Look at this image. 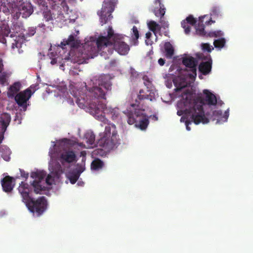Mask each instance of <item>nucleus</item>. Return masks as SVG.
<instances>
[{
	"label": "nucleus",
	"mask_w": 253,
	"mask_h": 253,
	"mask_svg": "<svg viewBox=\"0 0 253 253\" xmlns=\"http://www.w3.org/2000/svg\"><path fill=\"white\" fill-rule=\"evenodd\" d=\"M206 17H207L206 16H203L199 17L198 25L196 26V34L199 36H203L206 35L204 22V19Z\"/></svg>",
	"instance_id": "nucleus-21"
},
{
	"label": "nucleus",
	"mask_w": 253,
	"mask_h": 253,
	"mask_svg": "<svg viewBox=\"0 0 253 253\" xmlns=\"http://www.w3.org/2000/svg\"><path fill=\"white\" fill-rule=\"evenodd\" d=\"M69 141V139H68L67 138H64V139L62 140L61 142L62 143H64V144H65V143H67Z\"/></svg>",
	"instance_id": "nucleus-58"
},
{
	"label": "nucleus",
	"mask_w": 253,
	"mask_h": 253,
	"mask_svg": "<svg viewBox=\"0 0 253 253\" xmlns=\"http://www.w3.org/2000/svg\"><path fill=\"white\" fill-rule=\"evenodd\" d=\"M93 155H99L100 156H103L105 155L106 151L102 149H96L93 152Z\"/></svg>",
	"instance_id": "nucleus-39"
},
{
	"label": "nucleus",
	"mask_w": 253,
	"mask_h": 253,
	"mask_svg": "<svg viewBox=\"0 0 253 253\" xmlns=\"http://www.w3.org/2000/svg\"><path fill=\"white\" fill-rule=\"evenodd\" d=\"M127 123L129 125H133L139 127L141 129H145L149 123V120L141 110H135L134 113L129 112L127 114Z\"/></svg>",
	"instance_id": "nucleus-6"
},
{
	"label": "nucleus",
	"mask_w": 253,
	"mask_h": 253,
	"mask_svg": "<svg viewBox=\"0 0 253 253\" xmlns=\"http://www.w3.org/2000/svg\"><path fill=\"white\" fill-rule=\"evenodd\" d=\"M213 114L214 115H216V116L221 115L222 111H215L213 112Z\"/></svg>",
	"instance_id": "nucleus-54"
},
{
	"label": "nucleus",
	"mask_w": 253,
	"mask_h": 253,
	"mask_svg": "<svg viewBox=\"0 0 253 253\" xmlns=\"http://www.w3.org/2000/svg\"><path fill=\"white\" fill-rule=\"evenodd\" d=\"M203 60H207L206 62H201L199 66V70L203 75H206L210 73L211 69L212 60L210 55L200 57Z\"/></svg>",
	"instance_id": "nucleus-12"
},
{
	"label": "nucleus",
	"mask_w": 253,
	"mask_h": 253,
	"mask_svg": "<svg viewBox=\"0 0 253 253\" xmlns=\"http://www.w3.org/2000/svg\"><path fill=\"white\" fill-rule=\"evenodd\" d=\"M25 204L31 212L36 213L38 216L41 215L47 208V201L44 196L36 200L32 198Z\"/></svg>",
	"instance_id": "nucleus-5"
},
{
	"label": "nucleus",
	"mask_w": 253,
	"mask_h": 253,
	"mask_svg": "<svg viewBox=\"0 0 253 253\" xmlns=\"http://www.w3.org/2000/svg\"><path fill=\"white\" fill-rule=\"evenodd\" d=\"M21 176L24 178H27L29 176V174L25 172L24 170H20Z\"/></svg>",
	"instance_id": "nucleus-50"
},
{
	"label": "nucleus",
	"mask_w": 253,
	"mask_h": 253,
	"mask_svg": "<svg viewBox=\"0 0 253 253\" xmlns=\"http://www.w3.org/2000/svg\"><path fill=\"white\" fill-rule=\"evenodd\" d=\"M38 85L36 84H32L26 89H29L32 95L37 90Z\"/></svg>",
	"instance_id": "nucleus-46"
},
{
	"label": "nucleus",
	"mask_w": 253,
	"mask_h": 253,
	"mask_svg": "<svg viewBox=\"0 0 253 253\" xmlns=\"http://www.w3.org/2000/svg\"><path fill=\"white\" fill-rule=\"evenodd\" d=\"M203 93L205 95V98L203 99L201 96H198L194 99L201 97L203 100V105L205 103L209 105H215L217 103V99L215 95L211 92L209 90L204 89L203 90ZM193 99L194 98L193 97Z\"/></svg>",
	"instance_id": "nucleus-13"
},
{
	"label": "nucleus",
	"mask_w": 253,
	"mask_h": 253,
	"mask_svg": "<svg viewBox=\"0 0 253 253\" xmlns=\"http://www.w3.org/2000/svg\"><path fill=\"white\" fill-rule=\"evenodd\" d=\"M51 63L52 64H53V62L52 61L51 62Z\"/></svg>",
	"instance_id": "nucleus-62"
},
{
	"label": "nucleus",
	"mask_w": 253,
	"mask_h": 253,
	"mask_svg": "<svg viewBox=\"0 0 253 253\" xmlns=\"http://www.w3.org/2000/svg\"><path fill=\"white\" fill-rule=\"evenodd\" d=\"M223 35V32L221 31L211 32L209 34L211 37H220Z\"/></svg>",
	"instance_id": "nucleus-38"
},
{
	"label": "nucleus",
	"mask_w": 253,
	"mask_h": 253,
	"mask_svg": "<svg viewBox=\"0 0 253 253\" xmlns=\"http://www.w3.org/2000/svg\"><path fill=\"white\" fill-rule=\"evenodd\" d=\"M202 47L203 50L207 51L209 52H211L213 49V47L208 43H203Z\"/></svg>",
	"instance_id": "nucleus-37"
},
{
	"label": "nucleus",
	"mask_w": 253,
	"mask_h": 253,
	"mask_svg": "<svg viewBox=\"0 0 253 253\" xmlns=\"http://www.w3.org/2000/svg\"><path fill=\"white\" fill-rule=\"evenodd\" d=\"M11 121V117L8 113H4L0 117V123L1 124V132L4 133L9 126Z\"/></svg>",
	"instance_id": "nucleus-18"
},
{
	"label": "nucleus",
	"mask_w": 253,
	"mask_h": 253,
	"mask_svg": "<svg viewBox=\"0 0 253 253\" xmlns=\"http://www.w3.org/2000/svg\"><path fill=\"white\" fill-rule=\"evenodd\" d=\"M43 15L44 19L47 21H49V20H51L52 19L51 13L50 10L44 11L43 13Z\"/></svg>",
	"instance_id": "nucleus-40"
},
{
	"label": "nucleus",
	"mask_w": 253,
	"mask_h": 253,
	"mask_svg": "<svg viewBox=\"0 0 253 253\" xmlns=\"http://www.w3.org/2000/svg\"><path fill=\"white\" fill-rule=\"evenodd\" d=\"M13 177L10 176H6L1 179V185L4 191L6 192H11L14 186V183H13Z\"/></svg>",
	"instance_id": "nucleus-15"
},
{
	"label": "nucleus",
	"mask_w": 253,
	"mask_h": 253,
	"mask_svg": "<svg viewBox=\"0 0 253 253\" xmlns=\"http://www.w3.org/2000/svg\"><path fill=\"white\" fill-rule=\"evenodd\" d=\"M190 121L187 120L185 122V125H186V129L188 130H190V129H191L190 127L189 126V125L190 124H191L192 122H193V121H191V119H190Z\"/></svg>",
	"instance_id": "nucleus-48"
},
{
	"label": "nucleus",
	"mask_w": 253,
	"mask_h": 253,
	"mask_svg": "<svg viewBox=\"0 0 253 253\" xmlns=\"http://www.w3.org/2000/svg\"><path fill=\"white\" fill-rule=\"evenodd\" d=\"M163 16H159V17H160V23H161L162 26L165 29L168 28L169 24L167 21H165L164 20Z\"/></svg>",
	"instance_id": "nucleus-43"
},
{
	"label": "nucleus",
	"mask_w": 253,
	"mask_h": 253,
	"mask_svg": "<svg viewBox=\"0 0 253 253\" xmlns=\"http://www.w3.org/2000/svg\"><path fill=\"white\" fill-rule=\"evenodd\" d=\"M182 63L190 69V71L191 72V73L188 75L191 78H195L197 76V61L196 59L192 56L185 57L182 59Z\"/></svg>",
	"instance_id": "nucleus-10"
},
{
	"label": "nucleus",
	"mask_w": 253,
	"mask_h": 253,
	"mask_svg": "<svg viewBox=\"0 0 253 253\" xmlns=\"http://www.w3.org/2000/svg\"><path fill=\"white\" fill-rule=\"evenodd\" d=\"M149 29L152 31L156 35V31L160 30L161 26L154 21H151L148 23Z\"/></svg>",
	"instance_id": "nucleus-29"
},
{
	"label": "nucleus",
	"mask_w": 253,
	"mask_h": 253,
	"mask_svg": "<svg viewBox=\"0 0 253 253\" xmlns=\"http://www.w3.org/2000/svg\"><path fill=\"white\" fill-rule=\"evenodd\" d=\"M158 63L160 65L163 66L165 63V60L164 59L161 58L158 60Z\"/></svg>",
	"instance_id": "nucleus-51"
},
{
	"label": "nucleus",
	"mask_w": 253,
	"mask_h": 253,
	"mask_svg": "<svg viewBox=\"0 0 253 253\" xmlns=\"http://www.w3.org/2000/svg\"><path fill=\"white\" fill-rule=\"evenodd\" d=\"M103 162L99 159H95L91 164V169L95 170H99L103 168Z\"/></svg>",
	"instance_id": "nucleus-26"
},
{
	"label": "nucleus",
	"mask_w": 253,
	"mask_h": 253,
	"mask_svg": "<svg viewBox=\"0 0 253 253\" xmlns=\"http://www.w3.org/2000/svg\"><path fill=\"white\" fill-rule=\"evenodd\" d=\"M97 14L100 17V22L101 25L106 24L113 18L111 13H108L107 11L102 12L101 9L98 11Z\"/></svg>",
	"instance_id": "nucleus-23"
},
{
	"label": "nucleus",
	"mask_w": 253,
	"mask_h": 253,
	"mask_svg": "<svg viewBox=\"0 0 253 253\" xmlns=\"http://www.w3.org/2000/svg\"><path fill=\"white\" fill-rule=\"evenodd\" d=\"M151 36H152V34H151V32H147V33L146 34V38L147 39H149V38H150V37H151Z\"/></svg>",
	"instance_id": "nucleus-57"
},
{
	"label": "nucleus",
	"mask_w": 253,
	"mask_h": 253,
	"mask_svg": "<svg viewBox=\"0 0 253 253\" xmlns=\"http://www.w3.org/2000/svg\"><path fill=\"white\" fill-rule=\"evenodd\" d=\"M132 35L134 36L136 39H138L139 38V32L137 30V28L136 26H134L132 29Z\"/></svg>",
	"instance_id": "nucleus-44"
},
{
	"label": "nucleus",
	"mask_w": 253,
	"mask_h": 253,
	"mask_svg": "<svg viewBox=\"0 0 253 253\" xmlns=\"http://www.w3.org/2000/svg\"><path fill=\"white\" fill-rule=\"evenodd\" d=\"M166 56L168 58H171L174 54V48L169 42H166L164 45Z\"/></svg>",
	"instance_id": "nucleus-24"
},
{
	"label": "nucleus",
	"mask_w": 253,
	"mask_h": 253,
	"mask_svg": "<svg viewBox=\"0 0 253 253\" xmlns=\"http://www.w3.org/2000/svg\"><path fill=\"white\" fill-rule=\"evenodd\" d=\"M187 21L190 25L194 26L195 25L197 20L193 17L192 15H189L185 20Z\"/></svg>",
	"instance_id": "nucleus-36"
},
{
	"label": "nucleus",
	"mask_w": 253,
	"mask_h": 253,
	"mask_svg": "<svg viewBox=\"0 0 253 253\" xmlns=\"http://www.w3.org/2000/svg\"><path fill=\"white\" fill-rule=\"evenodd\" d=\"M52 179V176L50 175H48L45 179V182L46 183L50 185H51L52 183L50 182V180Z\"/></svg>",
	"instance_id": "nucleus-47"
},
{
	"label": "nucleus",
	"mask_w": 253,
	"mask_h": 253,
	"mask_svg": "<svg viewBox=\"0 0 253 253\" xmlns=\"http://www.w3.org/2000/svg\"><path fill=\"white\" fill-rule=\"evenodd\" d=\"M11 75V73L8 72H2L0 73V84L2 86L8 84V80Z\"/></svg>",
	"instance_id": "nucleus-25"
},
{
	"label": "nucleus",
	"mask_w": 253,
	"mask_h": 253,
	"mask_svg": "<svg viewBox=\"0 0 253 253\" xmlns=\"http://www.w3.org/2000/svg\"><path fill=\"white\" fill-rule=\"evenodd\" d=\"M18 190L22 197V202L25 204L32 198L30 196L31 187L28 183L21 182Z\"/></svg>",
	"instance_id": "nucleus-11"
},
{
	"label": "nucleus",
	"mask_w": 253,
	"mask_h": 253,
	"mask_svg": "<svg viewBox=\"0 0 253 253\" xmlns=\"http://www.w3.org/2000/svg\"><path fill=\"white\" fill-rule=\"evenodd\" d=\"M96 84L92 87L86 89L85 94H81L76 91L71 93L75 98V101L81 108L88 106L90 113L100 121L107 124L108 120L104 117L105 114L110 116L114 121L120 118L119 109L117 107H107L101 99H106V95L112 89V83L109 75H101Z\"/></svg>",
	"instance_id": "nucleus-1"
},
{
	"label": "nucleus",
	"mask_w": 253,
	"mask_h": 253,
	"mask_svg": "<svg viewBox=\"0 0 253 253\" xmlns=\"http://www.w3.org/2000/svg\"><path fill=\"white\" fill-rule=\"evenodd\" d=\"M181 27L184 29V32L186 34H189L190 32V25L185 20H183L181 22Z\"/></svg>",
	"instance_id": "nucleus-33"
},
{
	"label": "nucleus",
	"mask_w": 253,
	"mask_h": 253,
	"mask_svg": "<svg viewBox=\"0 0 253 253\" xmlns=\"http://www.w3.org/2000/svg\"><path fill=\"white\" fill-rule=\"evenodd\" d=\"M36 28L34 27H30L28 29V32L26 33L27 37H31L36 33Z\"/></svg>",
	"instance_id": "nucleus-42"
},
{
	"label": "nucleus",
	"mask_w": 253,
	"mask_h": 253,
	"mask_svg": "<svg viewBox=\"0 0 253 253\" xmlns=\"http://www.w3.org/2000/svg\"><path fill=\"white\" fill-rule=\"evenodd\" d=\"M107 124L104 131L100 135L101 137L97 141V145L109 151L115 147L117 143L118 133L114 124Z\"/></svg>",
	"instance_id": "nucleus-4"
},
{
	"label": "nucleus",
	"mask_w": 253,
	"mask_h": 253,
	"mask_svg": "<svg viewBox=\"0 0 253 253\" xmlns=\"http://www.w3.org/2000/svg\"><path fill=\"white\" fill-rule=\"evenodd\" d=\"M220 9L217 6H213L211 10V15L213 17H217L220 15Z\"/></svg>",
	"instance_id": "nucleus-34"
},
{
	"label": "nucleus",
	"mask_w": 253,
	"mask_h": 253,
	"mask_svg": "<svg viewBox=\"0 0 253 253\" xmlns=\"http://www.w3.org/2000/svg\"><path fill=\"white\" fill-rule=\"evenodd\" d=\"M61 47L64 48V46L68 45L71 47H77L79 44V42L75 39V37L73 35H70L67 40H64V41L61 42Z\"/></svg>",
	"instance_id": "nucleus-19"
},
{
	"label": "nucleus",
	"mask_w": 253,
	"mask_h": 253,
	"mask_svg": "<svg viewBox=\"0 0 253 253\" xmlns=\"http://www.w3.org/2000/svg\"><path fill=\"white\" fill-rule=\"evenodd\" d=\"M225 40L224 38H220L217 40H214L213 45L216 48H222L225 44Z\"/></svg>",
	"instance_id": "nucleus-30"
},
{
	"label": "nucleus",
	"mask_w": 253,
	"mask_h": 253,
	"mask_svg": "<svg viewBox=\"0 0 253 253\" xmlns=\"http://www.w3.org/2000/svg\"><path fill=\"white\" fill-rule=\"evenodd\" d=\"M3 70V65L2 60L0 59V73Z\"/></svg>",
	"instance_id": "nucleus-55"
},
{
	"label": "nucleus",
	"mask_w": 253,
	"mask_h": 253,
	"mask_svg": "<svg viewBox=\"0 0 253 253\" xmlns=\"http://www.w3.org/2000/svg\"><path fill=\"white\" fill-rule=\"evenodd\" d=\"M117 2V0H104L101 8L102 12L112 13L115 9V6Z\"/></svg>",
	"instance_id": "nucleus-17"
},
{
	"label": "nucleus",
	"mask_w": 253,
	"mask_h": 253,
	"mask_svg": "<svg viewBox=\"0 0 253 253\" xmlns=\"http://www.w3.org/2000/svg\"><path fill=\"white\" fill-rule=\"evenodd\" d=\"M84 138L88 146L87 148L93 147L95 145V136L92 131H88L84 134Z\"/></svg>",
	"instance_id": "nucleus-22"
},
{
	"label": "nucleus",
	"mask_w": 253,
	"mask_h": 253,
	"mask_svg": "<svg viewBox=\"0 0 253 253\" xmlns=\"http://www.w3.org/2000/svg\"><path fill=\"white\" fill-rule=\"evenodd\" d=\"M144 81V84L147 87V88H149L151 87V82L147 76H144L143 78Z\"/></svg>",
	"instance_id": "nucleus-41"
},
{
	"label": "nucleus",
	"mask_w": 253,
	"mask_h": 253,
	"mask_svg": "<svg viewBox=\"0 0 253 253\" xmlns=\"http://www.w3.org/2000/svg\"><path fill=\"white\" fill-rule=\"evenodd\" d=\"M11 31L8 26L5 27L4 29H2V33L5 37H8L10 35V37H14L15 36L13 34H10Z\"/></svg>",
	"instance_id": "nucleus-35"
},
{
	"label": "nucleus",
	"mask_w": 253,
	"mask_h": 253,
	"mask_svg": "<svg viewBox=\"0 0 253 253\" xmlns=\"http://www.w3.org/2000/svg\"><path fill=\"white\" fill-rule=\"evenodd\" d=\"M140 104V102H139L137 99L136 100V103L135 104H132L131 106L134 107L135 105L138 106Z\"/></svg>",
	"instance_id": "nucleus-59"
},
{
	"label": "nucleus",
	"mask_w": 253,
	"mask_h": 253,
	"mask_svg": "<svg viewBox=\"0 0 253 253\" xmlns=\"http://www.w3.org/2000/svg\"><path fill=\"white\" fill-rule=\"evenodd\" d=\"M125 36L115 34L111 26H109L106 36H100L96 41L97 47L92 45V43H85L80 50L81 55L79 57L85 62L86 60L93 58L97 55V51L103 50V52L108 51L111 54L113 51L109 50V45H113L114 49L121 55H126L130 48L129 45L125 42Z\"/></svg>",
	"instance_id": "nucleus-2"
},
{
	"label": "nucleus",
	"mask_w": 253,
	"mask_h": 253,
	"mask_svg": "<svg viewBox=\"0 0 253 253\" xmlns=\"http://www.w3.org/2000/svg\"><path fill=\"white\" fill-rule=\"evenodd\" d=\"M84 170V169L81 167L76 173L73 174L69 177V180L72 184H75L78 180L80 174Z\"/></svg>",
	"instance_id": "nucleus-27"
},
{
	"label": "nucleus",
	"mask_w": 253,
	"mask_h": 253,
	"mask_svg": "<svg viewBox=\"0 0 253 253\" xmlns=\"http://www.w3.org/2000/svg\"><path fill=\"white\" fill-rule=\"evenodd\" d=\"M12 30L16 33H20L24 30L23 25L22 23L16 22L13 24Z\"/></svg>",
	"instance_id": "nucleus-31"
},
{
	"label": "nucleus",
	"mask_w": 253,
	"mask_h": 253,
	"mask_svg": "<svg viewBox=\"0 0 253 253\" xmlns=\"http://www.w3.org/2000/svg\"><path fill=\"white\" fill-rule=\"evenodd\" d=\"M11 4L10 3H2L0 5V11H2L6 15H8L10 13Z\"/></svg>",
	"instance_id": "nucleus-28"
},
{
	"label": "nucleus",
	"mask_w": 253,
	"mask_h": 253,
	"mask_svg": "<svg viewBox=\"0 0 253 253\" xmlns=\"http://www.w3.org/2000/svg\"><path fill=\"white\" fill-rule=\"evenodd\" d=\"M207 17L204 19V24L205 25H211V23H214V21H212L211 18H209V16L206 15Z\"/></svg>",
	"instance_id": "nucleus-45"
},
{
	"label": "nucleus",
	"mask_w": 253,
	"mask_h": 253,
	"mask_svg": "<svg viewBox=\"0 0 253 253\" xmlns=\"http://www.w3.org/2000/svg\"><path fill=\"white\" fill-rule=\"evenodd\" d=\"M33 12V8L30 2L23 3L19 8V13L23 18H26L29 17Z\"/></svg>",
	"instance_id": "nucleus-14"
},
{
	"label": "nucleus",
	"mask_w": 253,
	"mask_h": 253,
	"mask_svg": "<svg viewBox=\"0 0 253 253\" xmlns=\"http://www.w3.org/2000/svg\"><path fill=\"white\" fill-rule=\"evenodd\" d=\"M229 116V112L227 111L225 112L224 118H225V121H226L228 119V117Z\"/></svg>",
	"instance_id": "nucleus-56"
},
{
	"label": "nucleus",
	"mask_w": 253,
	"mask_h": 253,
	"mask_svg": "<svg viewBox=\"0 0 253 253\" xmlns=\"http://www.w3.org/2000/svg\"><path fill=\"white\" fill-rule=\"evenodd\" d=\"M161 1L162 0H154V1L155 4H159V7H156L153 9V13L157 17L164 16L166 13V8Z\"/></svg>",
	"instance_id": "nucleus-20"
},
{
	"label": "nucleus",
	"mask_w": 253,
	"mask_h": 253,
	"mask_svg": "<svg viewBox=\"0 0 253 253\" xmlns=\"http://www.w3.org/2000/svg\"><path fill=\"white\" fill-rule=\"evenodd\" d=\"M131 74L132 76H133L134 77H136L138 75V73L136 71H135L134 70H132L131 71Z\"/></svg>",
	"instance_id": "nucleus-53"
},
{
	"label": "nucleus",
	"mask_w": 253,
	"mask_h": 253,
	"mask_svg": "<svg viewBox=\"0 0 253 253\" xmlns=\"http://www.w3.org/2000/svg\"><path fill=\"white\" fill-rule=\"evenodd\" d=\"M18 42L15 40L14 42L12 43L11 48L14 49L15 47H17Z\"/></svg>",
	"instance_id": "nucleus-52"
},
{
	"label": "nucleus",
	"mask_w": 253,
	"mask_h": 253,
	"mask_svg": "<svg viewBox=\"0 0 253 253\" xmlns=\"http://www.w3.org/2000/svg\"><path fill=\"white\" fill-rule=\"evenodd\" d=\"M46 175V173L43 170H37L32 172L31 177L35 179L32 185L35 193L41 194L46 190V188L41 184L42 180L45 177Z\"/></svg>",
	"instance_id": "nucleus-7"
},
{
	"label": "nucleus",
	"mask_w": 253,
	"mask_h": 253,
	"mask_svg": "<svg viewBox=\"0 0 253 253\" xmlns=\"http://www.w3.org/2000/svg\"><path fill=\"white\" fill-rule=\"evenodd\" d=\"M31 97V93L29 89H25L16 94L14 99L18 106L22 107L24 110H26L27 107V102Z\"/></svg>",
	"instance_id": "nucleus-8"
},
{
	"label": "nucleus",
	"mask_w": 253,
	"mask_h": 253,
	"mask_svg": "<svg viewBox=\"0 0 253 253\" xmlns=\"http://www.w3.org/2000/svg\"><path fill=\"white\" fill-rule=\"evenodd\" d=\"M59 160L61 164L65 166L66 164H70L77 161V156L74 151L66 150L60 155Z\"/></svg>",
	"instance_id": "nucleus-9"
},
{
	"label": "nucleus",
	"mask_w": 253,
	"mask_h": 253,
	"mask_svg": "<svg viewBox=\"0 0 253 253\" xmlns=\"http://www.w3.org/2000/svg\"><path fill=\"white\" fill-rule=\"evenodd\" d=\"M22 87V84L20 82L18 81L14 82L11 84L8 88L7 96L9 98L15 97V96L18 93Z\"/></svg>",
	"instance_id": "nucleus-16"
},
{
	"label": "nucleus",
	"mask_w": 253,
	"mask_h": 253,
	"mask_svg": "<svg viewBox=\"0 0 253 253\" xmlns=\"http://www.w3.org/2000/svg\"><path fill=\"white\" fill-rule=\"evenodd\" d=\"M182 99L178 103V106L181 109L177 111V115L184 114L190 116V119L196 125L200 123L207 124L209 121L204 114L203 102L201 97L193 99V94L189 90H186L181 94Z\"/></svg>",
	"instance_id": "nucleus-3"
},
{
	"label": "nucleus",
	"mask_w": 253,
	"mask_h": 253,
	"mask_svg": "<svg viewBox=\"0 0 253 253\" xmlns=\"http://www.w3.org/2000/svg\"><path fill=\"white\" fill-rule=\"evenodd\" d=\"M2 139H3V136L1 138L0 137V143H1Z\"/></svg>",
	"instance_id": "nucleus-60"
},
{
	"label": "nucleus",
	"mask_w": 253,
	"mask_h": 253,
	"mask_svg": "<svg viewBox=\"0 0 253 253\" xmlns=\"http://www.w3.org/2000/svg\"><path fill=\"white\" fill-rule=\"evenodd\" d=\"M181 90V88H176V91H178V90Z\"/></svg>",
	"instance_id": "nucleus-61"
},
{
	"label": "nucleus",
	"mask_w": 253,
	"mask_h": 253,
	"mask_svg": "<svg viewBox=\"0 0 253 253\" xmlns=\"http://www.w3.org/2000/svg\"><path fill=\"white\" fill-rule=\"evenodd\" d=\"M6 152L7 153H8V154H9V150L6 149ZM2 156L4 160H5L6 161H8L9 160V159H10V158L9 157V155H5V156H3L2 155Z\"/></svg>",
	"instance_id": "nucleus-49"
},
{
	"label": "nucleus",
	"mask_w": 253,
	"mask_h": 253,
	"mask_svg": "<svg viewBox=\"0 0 253 253\" xmlns=\"http://www.w3.org/2000/svg\"><path fill=\"white\" fill-rule=\"evenodd\" d=\"M144 91L143 89H140L138 95V99L139 101H142L145 99L150 100L152 101L151 96L148 94H144Z\"/></svg>",
	"instance_id": "nucleus-32"
}]
</instances>
